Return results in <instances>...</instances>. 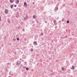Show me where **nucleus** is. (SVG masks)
I'll list each match as a JSON object with an SVG mask.
<instances>
[{
    "label": "nucleus",
    "instance_id": "obj_1",
    "mask_svg": "<svg viewBox=\"0 0 77 77\" xmlns=\"http://www.w3.org/2000/svg\"><path fill=\"white\" fill-rule=\"evenodd\" d=\"M8 9H6L5 10V14H8Z\"/></svg>",
    "mask_w": 77,
    "mask_h": 77
},
{
    "label": "nucleus",
    "instance_id": "obj_2",
    "mask_svg": "<svg viewBox=\"0 0 77 77\" xmlns=\"http://www.w3.org/2000/svg\"><path fill=\"white\" fill-rule=\"evenodd\" d=\"M33 44L34 45H37V42L36 41H34Z\"/></svg>",
    "mask_w": 77,
    "mask_h": 77
},
{
    "label": "nucleus",
    "instance_id": "obj_3",
    "mask_svg": "<svg viewBox=\"0 0 77 77\" xmlns=\"http://www.w3.org/2000/svg\"><path fill=\"white\" fill-rule=\"evenodd\" d=\"M24 5L25 7H27V4L26 2H24Z\"/></svg>",
    "mask_w": 77,
    "mask_h": 77
},
{
    "label": "nucleus",
    "instance_id": "obj_4",
    "mask_svg": "<svg viewBox=\"0 0 77 77\" xmlns=\"http://www.w3.org/2000/svg\"><path fill=\"white\" fill-rule=\"evenodd\" d=\"M33 18L34 19H36V16L35 15H33Z\"/></svg>",
    "mask_w": 77,
    "mask_h": 77
},
{
    "label": "nucleus",
    "instance_id": "obj_5",
    "mask_svg": "<svg viewBox=\"0 0 77 77\" xmlns=\"http://www.w3.org/2000/svg\"><path fill=\"white\" fill-rule=\"evenodd\" d=\"M10 2L11 3H12L14 2V0H10Z\"/></svg>",
    "mask_w": 77,
    "mask_h": 77
},
{
    "label": "nucleus",
    "instance_id": "obj_6",
    "mask_svg": "<svg viewBox=\"0 0 77 77\" xmlns=\"http://www.w3.org/2000/svg\"><path fill=\"white\" fill-rule=\"evenodd\" d=\"M16 65H20V63L18 62H17Z\"/></svg>",
    "mask_w": 77,
    "mask_h": 77
},
{
    "label": "nucleus",
    "instance_id": "obj_7",
    "mask_svg": "<svg viewBox=\"0 0 77 77\" xmlns=\"http://www.w3.org/2000/svg\"><path fill=\"white\" fill-rule=\"evenodd\" d=\"M75 68V67H74V66H72V69H74Z\"/></svg>",
    "mask_w": 77,
    "mask_h": 77
},
{
    "label": "nucleus",
    "instance_id": "obj_8",
    "mask_svg": "<svg viewBox=\"0 0 77 77\" xmlns=\"http://www.w3.org/2000/svg\"><path fill=\"white\" fill-rule=\"evenodd\" d=\"M16 4H18L19 3V1L18 0H17V3H16Z\"/></svg>",
    "mask_w": 77,
    "mask_h": 77
},
{
    "label": "nucleus",
    "instance_id": "obj_9",
    "mask_svg": "<svg viewBox=\"0 0 77 77\" xmlns=\"http://www.w3.org/2000/svg\"><path fill=\"white\" fill-rule=\"evenodd\" d=\"M54 24H55V23H56V20H54Z\"/></svg>",
    "mask_w": 77,
    "mask_h": 77
},
{
    "label": "nucleus",
    "instance_id": "obj_10",
    "mask_svg": "<svg viewBox=\"0 0 77 77\" xmlns=\"http://www.w3.org/2000/svg\"><path fill=\"white\" fill-rule=\"evenodd\" d=\"M61 69H62V70L63 71H64V68L62 67V68H61Z\"/></svg>",
    "mask_w": 77,
    "mask_h": 77
},
{
    "label": "nucleus",
    "instance_id": "obj_11",
    "mask_svg": "<svg viewBox=\"0 0 77 77\" xmlns=\"http://www.w3.org/2000/svg\"><path fill=\"white\" fill-rule=\"evenodd\" d=\"M11 8H13V5H12L11 6Z\"/></svg>",
    "mask_w": 77,
    "mask_h": 77
},
{
    "label": "nucleus",
    "instance_id": "obj_12",
    "mask_svg": "<svg viewBox=\"0 0 77 77\" xmlns=\"http://www.w3.org/2000/svg\"><path fill=\"white\" fill-rule=\"evenodd\" d=\"M69 23V20H67V23L68 24Z\"/></svg>",
    "mask_w": 77,
    "mask_h": 77
},
{
    "label": "nucleus",
    "instance_id": "obj_13",
    "mask_svg": "<svg viewBox=\"0 0 77 77\" xmlns=\"http://www.w3.org/2000/svg\"><path fill=\"white\" fill-rule=\"evenodd\" d=\"M65 20L64 19H62V21H64V20Z\"/></svg>",
    "mask_w": 77,
    "mask_h": 77
},
{
    "label": "nucleus",
    "instance_id": "obj_14",
    "mask_svg": "<svg viewBox=\"0 0 77 77\" xmlns=\"http://www.w3.org/2000/svg\"><path fill=\"white\" fill-rule=\"evenodd\" d=\"M17 41H19V39H20L18 38H17Z\"/></svg>",
    "mask_w": 77,
    "mask_h": 77
},
{
    "label": "nucleus",
    "instance_id": "obj_15",
    "mask_svg": "<svg viewBox=\"0 0 77 77\" xmlns=\"http://www.w3.org/2000/svg\"><path fill=\"white\" fill-rule=\"evenodd\" d=\"M26 17H24V20H26Z\"/></svg>",
    "mask_w": 77,
    "mask_h": 77
},
{
    "label": "nucleus",
    "instance_id": "obj_16",
    "mask_svg": "<svg viewBox=\"0 0 77 77\" xmlns=\"http://www.w3.org/2000/svg\"><path fill=\"white\" fill-rule=\"evenodd\" d=\"M26 70H29V68H26Z\"/></svg>",
    "mask_w": 77,
    "mask_h": 77
},
{
    "label": "nucleus",
    "instance_id": "obj_17",
    "mask_svg": "<svg viewBox=\"0 0 77 77\" xmlns=\"http://www.w3.org/2000/svg\"><path fill=\"white\" fill-rule=\"evenodd\" d=\"M41 36H42V35H43V34L42 33H41Z\"/></svg>",
    "mask_w": 77,
    "mask_h": 77
},
{
    "label": "nucleus",
    "instance_id": "obj_18",
    "mask_svg": "<svg viewBox=\"0 0 77 77\" xmlns=\"http://www.w3.org/2000/svg\"><path fill=\"white\" fill-rule=\"evenodd\" d=\"M15 40H16L15 38H13V41H15Z\"/></svg>",
    "mask_w": 77,
    "mask_h": 77
},
{
    "label": "nucleus",
    "instance_id": "obj_19",
    "mask_svg": "<svg viewBox=\"0 0 77 77\" xmlns=\"http://www.w3.org/2000/svg\"><path fill=\"white\" fill-rule=\"evenodd\" d=\"M31 51H33V50H31Z\"/></svg>",
    "mask_w": 77,
    "mask_h": 77
},
{
    "label": "nucleus",
    "instance_id": "obj_20",
    "mask_svg": "<svg viewBox=\"0 0 77 77\" xmlns=\"http://www.w3.org/2000/svg\"><path fill=\"white\" fill-rule=\"evenodd\" d=\"M14 7H17V5H14Z\"/></svg>",
    "mask_w": 77,
    "mask_h": 77
},
{
    "label": "nucleus",
    "instance_id": "obj_21",
    "mask_svg": "<svg viewBox=\"0 0 77 77\" xmlns=\"http://www.w3.org/2000/svg\"><path fill=\"white\" fill-rule=\"evenodd\" d=\"M1 21V17L0 16V21Z\"/></svg>",
    "mask_w": 77,
    "mask_h": 77
},
{
    "label": "nucleus",
    "instance_id": "obj_22",
    "mask_svg": "<svg viewBox=\"0 0 77 77\" xmlns=\"http://www.w3.org/2000/svg\"><path fill=\"white\" fill-rule=\"evenodd\" d=\"M23 68L25 69V68H26L23 67Z\"/></svg>",
    "mask_w": 77,
    "mask_h": 77
},
{
    "label": "nucleus",
    "instance_id": "obj_23",
    "mask_svg": "<svg viewBox=\"0 0 77 77\" xmlns=\"http://www.w3.org/2000/svg\"><path fill=\"white\" fill-rule=\"evenodd\" d=\"M21 66H22V65H21Z\"/></svg>",
    "mask_w": 77,
    "mask_h": 77
}]
</instances>
